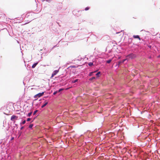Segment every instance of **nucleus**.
Returning a JSON list of instances; mask_svg holds the SVG:
<instances>
[{
    "mask_svg": "<svg viewBox=\"0 0 160 160\" xmlns=\"http://www.w3.org/2000/svg\"><path fill=\"white\" fill-rule=\"evenodd\" d=\"M44 93V92H43L42 93H39L36 95H35L34 97V98L38 99V98H39L42 96Z\"/></svg>",
    "mask_w": 160,
    "mask_h": 160,
    "instance_id": "nucleus-1",
    "label": "nucleus"
},
{
    "mask_svg": "<svg viewBox=\"0 0 160 160\" xmlns=\"http://www.w3.org/2000/svg\"><path fill=\"white\" fill-rule=\"evenodd\" d=\"M135 55L133 54H131L128 55L127 56V57L130 58H133L135 57Z\"/></svg>",
    "mask_w": 160,
    "mask_h": 160,
    "instance_id": "nucleus-2",
    "label": "nucleus"
},
{
    "mask_svg": "<svg viewBox=\"0 0 160 160\" xmlns=\"http://www.w3.org/2000/svg\"><path fill=\"white\" fill-rule=\"evenodd\" d=\"M58 72V70H56L54 71L52 73V75L51 78L53 77L56 75Z\"/></svg>",
    "mask_w": 160,
    "mask_h": 160,
    "instance_id": "nucleus-3",
    "label": "nucleus"
},
{
    "mask_svg": "<svg viewBox=\"0 0 160 160\" xmlns=\"http://www.w3.org/2000/svg\"><path fill=\"white\" fill-rule=\"evenodd\" d=\"M18 117L15 115H12L11 118V120L12 121H13L14 119L15 118L17 119Z\"/></svg>",
    "mask_w": 160,
    "mask_h": 160,
    "instance_id": "nucleus-4",
    "label": "nucleus"
},
{
    "mask_svg": "<svg viewBox=\"0 0 160 160\" xmlns=\"http://www.w3.org/2000/svg\"><path fill=\"white\" fill-rule=\"evenodd\" d=\"M133 37L134 38H138L139 40H141V38H140L139 36L138 35H133Z\"/></svg>",
    "mask_w": 160,
    "mask_h": 160,
    "instance_id": "nucleus-5",
    "label": "nucleus"
},
{
    "mask_svg": "<svg viewBox=\"0 0 160 160\" xmlns=\"http://www.w3.org/2000/svg\"><path fill=\"white\" fill-rule=\"evenodd\" d=\"M48 102H46V101H45V103L42 106L41 108H43L44 107H45L48 104Z\"/></svg>",
    "mask_w": 160,
    "mask_h": 160,
    "instance_id": "nucleus-6",
    "label": "nucleus"
},
{
    "mask_svg": "<svg viewBox=\"0 0 160 160\" xmlns=\"http://www.w3.org/2000/svg\"><path fill=\"white\" fill-rule=\"evenodd\" d=\"M38 62H37L36 63H34L32 66V68H34L38 64Z\"/></svg>",
    "mask_w": 160,
    "mask_h": 160,
    "instance_id": "nucleus-7",
    "label": "nucleus"
},
{
    "mask_svg": "<svg viewBox=\"0 0 160 160\" xmlns=\"http://www.w3.org/2000/svg\"><path fill=\"white\" fill-rule=\"evenodd\" d=\"M112 59H111L109 60H108L107 61H106V62L107 63H110L112 61Z\"/></svg>",
    "mask_w": 160,
    "mask_h": 160,
    "instance_id": "nucleus-8",
    "label": "nucleus"
},
{
    "mask_svg": "<svg viewBox=\"0 0 160 160\" xmlns=\"http://www.w3.org/2000/svg\"><path fill=\"white\" fill-rule=\"evenodd\" d=\"M78 79H76L75 80H74V81H72V83H75L76 82H77L78 81Z\"/></svg>",
    "mask_w": 160,
    "mask_h": 160,
    "instance_id": "nucleus-9",
    "label": "nucleus"
},
{
    "mask_svg": "<svg viewBox=\"0 0 160 160\" xmlns=\"http://www.w3.org/2000/svg\"><path fill=\"white\" fill-rule=\"evenodd\" d=\"M93 63L92 62H89L88 64V65L90 66H92L93 65Z\"/></svg>",
    "mask_w": 160,
    "mask_h": 160,
    "instance_id": "nucleus-10",
    "label": "nucleus"
},
{
    "mask_svg": "<svg viewBox=\"0 0 160 160\" xmlns=\"http://www.w3.org/2000/svg\"><path fill=\"white\" fill-rule=\"evenodd\" d=\"M33 126V125L32 124H30L29 126V128H32V127Z\"/></svg>",
    "mask_w": 160,
    "mask_h": 160,
    "instance_id": "nucleus-11",
    "label": "nucleus"
},
{
    "mask_svg": "<svg viewBox=\"0 0 160 160\" xmlns=\"http://www.w3.org/2000/svg\"><path fill=\"white\" fill-rule=\"evenodd\" d=\"M32 112H31L28 114V117H30L32 114Z\"/></svg>",
    "mask_w": 160,
    "mask_h": 160,
    "instance_id": "nucleus-12",
    "label": "nucleus"
},
{
    "mask_svg": "<svg viewBox=\"0 0 160 160\" xmlns=\"http://www.w3.org/2000/svg\"><path fill=\"white\" fill-rule=\"evenodd\" d=\"M100 72H98L96 74V75L98 77L99 76V75L100 74Z\"/></svg>",
    "mask_w": 160,
    "mask_h": 160,
    "instance_id": "nucleus-13",
    "label": "nucleus"
},
{
    "mask_svg": "<svg viewBox=\"0 0 160 160\" xmlns=\"http://www.w3.org/2000/svg\"><path fill=\"white\" fill-rule=\"evenodd\" d=\"M96 72V71H95V72H90V73H89V75H90V76H91V75H92V74L93 73H94V72Z\"/></svg>",
    "mask_w": 160,
    "mask_h": 160,
    "instance_id": "nucleus-14",
    "label": "nucleus"
},
{
    "mask_svg": "<svg viewBox=\"0 0 160 160\" xmlns=\"http://www.w3.org/2000/svg\"><path fill=\"white\" fill-rule=\"evenodd\" d=\"M95 79V77H93L92 78H90L89 79L90 80H92L94 79Z\"/></svg>",
    "mask_w": 160,
    "mask_h": 160,
    "instance_id": "nucleus-15",
    "label": "nucleus"
},
{
    "mask_svg": "<svg viewBox=\"0 0 160 160\" xmlns=\"http://www.w3.org/2000/svg\"><path fill=\"white\" fill-rule=\"evenodd\" d=\"M42 2H44L45 1H46L48 2H49L50 1V0H42Z\"/></svg>",
    "mask_w": 160,
    "mask_h": 160,
    "instance_id": "nucleus-16",
    "label": "nucleus"
},
{
    "mask_svg": "<svg viewBox=\"0 0 160 160\" xmlns=\"http://www.w3.org/2000/svg\"><path fill=\"white\" fill-rule=\"evenodd\" d=\"M37 111H38L37 110H35V111H34V112H33V114L34 115H35L36 113L37 112Z\"/></svg>",
    "mask_w": 160,
    "mask_h": 160,
    "instance_id": "nucleus-17",
    "label": "nucleus"
},
{
    "mask_svg": "<svg viewBox=\"0 0 160 160\" xmlns=\"http://www.w3.org/2000/svg\"><path fill=\"white\" fill-rule=\"evenodd\" d=\"M63 90H64V89L63 88H61V89H59V90H58V92H59L60 91H61Z\"/></svg>",
    "mask_w": 160,
    "mask_h": 160,
    "instance_id": "nucleus-18",
    "label": "nucleus"
},
{
    "mask_svg": "<svg viewBox=\"0 0 160 160\" xmlns=\"http://www.w3.org/2000/svg\"><path fill=\"white\" fill-rule=\"evenodd\" d=\"M26 122V121L25 120H24L22 123L23 124H24Z\"/></svg>",
    "mask_w": 160,
    "mask_h": 160,
    "instance_id": "nucleus-19",
    "label": "nucleus"
},
{
    "mask_svg": "<svg viewBox=\"0 0 160 160\" xmlns=\"http://www.w3.org/2000/svg\"><path fill=\"white\" fill-rule=\"evenodd\" d=\"M89 7H86L85 8V10L87 11V10H88L89 9Z\"/></svg>",
    "mask_w": 160,
    "mask_h": 160,
    "instance_id": "nucleus-20",
    "label": "nucleus"
},
{
    "mask_svg": "<svg viewBox=\"0 0 160 160\" xmlns=\"http://www.w3.org/2000/svg\"><path fill=\"white\" fill-rule=\"evenodd\" d=\"M57 92L58 91H55L53 93V95H55L57 93Z\"/></svg>",
    "mask_w": 160,
    "mask_h": 160,
    "instance_id": "nucleus-21",
    "label": "nucleus"
},
{
    "mask_svg": "<svg viewBox=\"0 0 160 160\" xmlns=\"http://www.w3.org/2000/svg\"><path fill=\"white\" fill-rule=\"evenodd\" d=\"M31 120V118H28L27 119V121H29L30 120Z\"/></svg>",
    "mask_w": 160,
    "mask_h": 160,
    "instance_id": "nucleus-22",
    "label": "nucleus"
},
{
    "mask_svg": "<svg viewBox=\"0 0 160 160\" xmlns=\"http://www.w3.org/2000/svg\"><path fill=\"white\" fill-rule=\"evenodd\" d=\"M70 67H71V68H75L76 67L74 65L71 66Z\"/></svg>",
    "mask_w": 160,
    "mask_h": 160,
    "instance_id": "nucleus-23",
    "label": "nucleus"
},
{
    "mask_svg": "<svg viewBox=\"0 0 160 160\" xmlns=\"http://www.w3.org/2000/svg\"><path fill=\"white\" fill-rule=\"evenodd\" d=\"M126 60V59H123V60L122 61V63L124 62V61Z\"/></svg>",
    "mask_w": 160,
    "mask_h": 160,
    "instance_id": "nucleus-24",
    "label": "nucleus"
},
{
    "mask_svg": "<svg viewBox=\"0 0 160 160\" xmlns=\"http://www.w3.org/2000/svg\"><path fill=\"white\" fill-rule=\"evenodd\" d=\"M121 63H122L121 61H120V62H118V64L119 65Z\"/></svg>",
    "mask_w": 160,
    "mask_h": 160,
    "instance_id": "nucleus-25",
    "label": "nucleus"
},
{
    "mask_svg": "<svg viewBox=\"0 0 160 160\" xmlns=\"http://www.w3.org/2000/svg\"><path fill=\"white\" fill-rule=\"evenodd\" d=\"M23 128H24L23 127H21V130Z\"/></svg>",
    "mask_w": 160,
    "mask_h": 160,
    "instance_id": "nucleus-26",
    "label": "nucleus"
},
{
    "mask_svg": "<svg viewBox=\"0 0 160 160\" xmlns=\"http://www.w3.org/2000/svg\"><path fill=\"white\" fill-rule=\"evenodd\" d=\"M14 139V138H12V140H13Z\"/></svg>",
    "mask_w": 160,
    "mask_h": 160,
    "instance_id": "nucleus-27",
    "label": "nucleus"
}]
</instances>
